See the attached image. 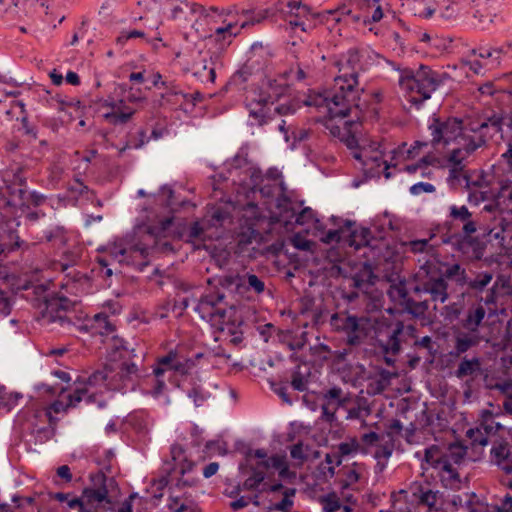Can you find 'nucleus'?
<instances>
[{
  "label": "nucleus",
  "instance_id": "f257e3e1",
  "mask_svg": "<svg viewBox=\"0 0 512 512\" xmlns=\"http://www.w3.org/2000/svg\"><path fill=\"white\" fill-rule=\"evenodd\" d=\"M363 54L355 49L348 50L337 61L338 75L333 86L325 95L309 97L305 105L325 107L331 119L348 116L353 108H358L360 89L358 75L365 70Z\"/></svg>",
  "mask_w": 512,
  "mask_h": 512
},
{
  "label": "nucleus",
  "instance_id": "f03ea898",
  "mask_svg": "<svg viewBox=\"0 0 512 512\" xmlns=\"http://www.w3.org/2000/svg\"><path fill=\"white\" fill-rule=\"evenodd\" d=\"M441 235L443 244L460 253L467 260H480L484 256L483 243L473 234L478 230V222L465 205H450L447 220Z\"/></svg>",
  "mask_w": 512,
  "mask_h": 512
},
{
  "label": "nucleus",
  "instance_id": "7ed1b4c3",
  "mask_svg": "<svg viewBox=\"0 0 512 512\" xmlns=\"http://www.w3.org/2000/svg\"><path fill=\"white\" fill-rule=\"evenodd\" d=\"M191 9L203 17L211 31L209 39L218 44L220 48L230 45L243 29L260 22L255 18L248 19L246 10L239 11L234 6L220 9L215 6L205 8L193 4Z\"/></svg>",
  "mask_w": 512,
  "mask_h": 512
},
{
  "label": "nucleus",
  "instance_id": "20e7f679",
  "mask_svg": "<svg viewBox=\"0 0 512 512\" xmlns=\"http://www.w3.org/2000/svg\"><path fill=\"white\" fill-rule=\"evenodd\" d=\"M224 293L215 291L202 296L196 303L194 310L213 328L231 335V342L238 344L242 341L243 320L239 311L229 305Z\"/></svg>",
  "mask_w": 512,
  "mask_h": 512
},
{
  "label": "nucleus",
  "instance_id": "39448f33",
  "mask_svg": "<svg viewBox=\"0 0 512 512\" xmlns=\"http://www.w3.org/2000/svg\"><path fill=\"white\" fill-rule=\"evenodd\" d=\"M172 224V218H165L158 225L139 226L135 230L138 242L128 245H115L110 248V256L126 265L143 270L149 264L151 251L157 249L161 239L167 236V230Z\"/></svg>",
  "mask_w": 512,
  "mask_h": 512
},
{
  "label": "nucleus",
  "instance_id": "423d86ee",
  "mask_svg": "<svg viewBox=\"0 0 512 512\" xmlns=\"http://www.w3.org/2000/svg\"><path fill=\"white\" fill-rule=\"evenodd\" d=\"M467 448L460 443H453L447 447L432 445L424 450L423 461L438 471L443 485L455 489L460 485L458 469L465 461Z\"/></svg>",
  "mask_w": 512,
  "mask_h": 512
},
{
  "label": "nucleus",
  "instance_id": "0eeeda50",
  "mask_svg": "<svg viewBox=\"0 0 512 512\" xmlns=\"http://www.w3.org/2000/svg\"><path fill=\"white\" fill-rule=\"evenodd\" d=\"M445 74L432 70L428 66L419 69H404L400 72L399 86L409 103L417 109L444 83Z\"/></svg>",
  "mask_w": 512,
  "mask_h": 512
},
{
  "label": "nucleus",
  "instance_id": "6e6552de",
  "mask_svg": "<svg viewBox=\"0 0 512 512\" xmlns=\"http://www.w3.org/2000/svg\"><path fill=\"white\" fill-rule=\"evenodd\" d=\"M91 480L97 487L84 488L80 497L57 492L53 498L59 502H66L70 509H77L78 512H104L106 505L111 503L105 484L106 477L103 473H97L91 475Z\"/></svg>",
  "mask_w": 512,
  "mask_h": 512
},
{
  "label": "nucleus",
  "instance_id": "1a4fd4ad",
  "mask_svg": "<svg viewBox=\"0 0 512 512\" xmlns=\"http://www.w3.org/2000/svg\"><path fill=\"white\" fill-rule=\"evenodd\" d=\"M415 294L429 295L430 301L437 303H445L449 298L448 283L441 275L440 269L431 260L425 259L415 274V285L413 287ZM437 309V305H434Z\"/></svg>",
  "mask_w": 512,
  "mask_h": 512
},
{
  "label": "nucleus",
  "instance_id": "9d476101",
  "mask_svg": "<svg viewBox=\"0 0 512 512\" xmlns=\"http://www.w3.org/2000/svg\"><path fill=\"white\" fill-rule=\"evenodd\" d=\"M375 340L378 347L385 355H397L401 350V343L408 338H415L416 327L412 324L405 325L402 321L384 320L376 327Z\"/></svg>",
  "mask_w": 512,
  "mask_h": 512
},
{
  "label": "nucleus",
  "instance_id": "9b49d317",
  "mask_svg": "<svg viewBox=\"0 0 512 512\" xmlns=\"http://www.w3.org/2000/svg\"><path fill=\"white\" fill-rule=\"evenodd\" d=\"M330 324L335 331L345 334L349 346L361 345L374 328L369 317L352 315L347 311L334 313Z\"/></svg>",
  "mask_w": 512,
  "mask_h": 512
},
{
  "label": "nucleus",
  "instance_id": "f8f14e48",
  "mask_svg": "<svg viewBox=\"0 0 512 512\" xmlns=\"http://www.w3.org/2000/svg\"><path fill=\"white\" fill-rule=\"evenodd\" d=\"M1 177L0 206L11 209L26 207V178L23 176V169L18 165L11 167L3 171Z\"/></svg>",
  "mask_w": 512,
  "mask_h": 512
},
{
  "label": "nucleus",
  "instance_id": "ddd939ff",
  "mask_svg": "<svg viewBox=\"0 0 512 512\" xmlns=\"http://www.w3.org/2000/svg\"><path fill=\"white\" fill-rule=\"evenodd\" d=\"M428 129L433 146L440 144L446 146L450 143H457L458 147H462L469 140H475L474 137L464 134L463 121L456 117L442 118L433 116L429 122Z\"/></svg>",
  "mask_w": 512,
  "mask_h": 512
},
{
  "label": "nucleus",
  "instance_id": "4468645a",
  "mask_svg": "<svg viewBox=\"0 0 512 512\" xmlns=\"http://www.w3.org/2000/svg\"><path fill=\"white\" fill-rule=\"evenodd\" d=\"M108 366L92 373L85 381L79 382L74 391L68 395L66 407H76L81 401L93 403L96 396L108 390Z\"/></svg>",
  "mask_w": 512,
  "mask_h": 512
},
{
  "label": "nucleus",
  "instance_id": "2eb2a0df",
  "mask_svg": "<svg viewBox=\"0 0 512 512\" xmlns=\"http://www.w3.org/2000/svg\"><path fill=\"white\" fill-rule=\"evenodd\" d=\"M125 344L126 342L123 339L114 338L112 347L115 349V352H119L121 358H129L128 360L122 361L118 365L117 370L126 389L134 390L138 379L146 375V370L142 369L135 360V358L138 359L135 354V349H129Z\"/></svg>",
  "mask_w": 512,
  "mask_h": 512
},
{
  "label": "nucleus",
  "instance_id": "dca6fc26",
  "mask_svg": "<svg viewBox=\"0 0 512 512\" xmlns=\"http://www.w3.org/2000/svg\"><path fill=\"white\" fill-rule=\"evenodd\" d=\"M145 100L146 97L143 95L141 90H134L133 88H130L125 99H120L118 101H105L104 106L109 107L111 110L104 113L103 117L109 124L115 126L126 124L136 112L135 109L128 107L126 103L129 102L137 104L142 103Z\"/></svg>",
  "mask_w": 512,
  "mask_h": 512
},
{
  "label": "nucleus",
  "instance_id": "f3484780",
  "mask_svg": "<svg viewBox=\"0 0 512 512\" xmlns=\"http://www.w3.org/2000/svg\"><path fill=\"white\" fill-rule=\"evenodd\" d=\"M484 145V140H469L462 147L454 148L448 156L449 176L448 180L452 185H460L463 181L469 186L468 176L464 170L465 159L476 149Z\"/></svg>",
  "mask_w": 512,
  "mask_h": 512
},
{
  "label": "nucleus",
  "instance_id": "a211bd4d",
  "mask_svg": "<svg viewBox=\"0 0 512 512\" xmlns=\"http://www.w3.org/2000/svg\"><path fill=\"white\" fill-rule=\"evenodd\" d=\"M383 0H350V7L345 4L338 8L342 15L352 17L356 23L379 22L383 18Z\"/></svg>",
  "mask_w": 512,
  "mask_h": 512
},
{
  "label": "nucleus",
  "instance_id": "6ab92c4d",
  "mask_svg": "<svg viewBox=\"0 0 512 512\" xmlns=\"http://www.w3.org/2000/svg\"><path fill=\"white\" fill-rule=\"evenodd\" d=\"M277 209L279 210L277 221L282 222L285 227L291 224L305 225L314 220V211L309 208H303L297 212L289 197L282 195L277 199Z\"/></svg>",
  "mask_w": 512,
  "mask_h": 512
},
{
  "label": "nucleus",
  "instance_id": "aec40b11",
  "mask_svg": "<svg viewBox=\"0 0 512 512\" xmlns=\"http://www.w3.org/2000/svg\"><path fill=\"white\" fill-rule=\"evenodd\" d=\"M220 284L227 289L235 288L237 291L243 289L258 295L263 293L266 288L264 280L250 272H246L242 275H226L220 279Z\"/></svg>",
  "mask_w": 512,
  "mask_h": 512
},
{
  "label": "nucleus",
  "instance_id": "412c9836",
  "mask_svg": "<svg viewBox=\"0 0 512 512\" xmlns=\"http://www.w3.org/2000/svg\"><path fill=\"white\" fill-rule=\"evenodd\" d=\"M347 401L348 396L338 386H333L322 392L321 418L328 423L335 422L337 410L344 407Z\"/></svg>",
  "mask_w": 512,
  "mask_h": 512
},
{
  "label": "nucleus",
  "instance_id": "4be33fe9",
  "mask_svg": "<svg viewBox=\"0 0 512 512\" xmlns=\"http://www.w3.org/2000/svg\"><path fill=\"white\" fill-rule=\"evenodd\" d=\"M289 85L285 79L267 78L262 81L261 85L255 89L260 96L267 100L270 104H274L281 97L289 92Z\"/></svg>",
  "mask_w": 512,
  "mask_h": 512
},
{
  "label": "nucleus",
  "instance_id": "5701e85b",
  "mask_svg": "<svg viewBox=\"0 0 512 512\" xmlns=\"http://www.w3.org/2000/svg\"><path fill=\"white\" fill-rule=\"evenodd\" d=\"M269 105L271 104L256 91H253L251 96L247 97L246 107L249 116L254 120V124L262 126L268 122Z\"/></svg>",
  "mask_w": 512,
  "mask_h": 512
},
{
  "label": "nucleus",
  "instance_id": "b1692460",
  "mask_svg": "<svg viewBox=\"0 0 512 512\" xmlns=\"http://www.w3.org/2000/svg\"><path fill=\"white\" fill-rule=\"evenodd\" d=\"M161 87L166 91L160 95V98L154 101V106L159 108L176 109L181 105L182 100L188 97L183 93L174 82H162Z\"/></svg>",
  "mask_w": 512,
  "mask_h": 512
},
{
  "label": "nucleus",
  "instance_id": "393cba45",
  "mask_svg": "<svg viewBox=\"0 0 512 512\" xmlns=\"http://www.w3.org/2000/svg\"><path fill=\"white\" fill-rule=\"evenodd\" d=\"M505 120H506V117L503 112L493 111L479 125L478 130H477L479 135L477 136V138H475V140L483 139L484 144H485L488 138H492L494 135H496L498 133H502V129H503Z\"/></svg>",
  "mask_w": 512,
  "mask_h": 512
},
{
  "label": "nucleus",
  "instance_id": "a878e982",
  "mask_svg": "<svg viewBox=\"0 0 512 512\" xmlns=\"http://www.w3.org/2000/svg\"><path fill=\"white\" fill-rule=\"evenodd\" d=\"M243 165L245 166L244 173L249 176L250 180L247 181L246 178H241L240 181L251 189L256 190L260 183L263 181L262 175L259 170L255 169L248 163L246 158L239 155L235 156L230 164L231 171H237L238 169L242 168Z\"/></svg>",
  "mask_w": 512,
  "mask_h": 512
},
{
  "label": "nucleus",
  "instance_id": "bb28decb",
  "mask_svg": "<svg viewBox=\"0 0 512 512\" xmlns=\"http://www.w3.org/2000/svg\"><path fill=\"white\" fill-rule=\"evenodd\" d=\"M498 226L488 231L490 240H497L502 249L509 250L512 248V225L505 221L503 217L495 218Z\"/></svg>",
  "mask_w": 512,
  "mask_h": 512
},
{
  "label": "nucleus",
  "instance_id": "cd10ccee",
  "mask_svg": "<svg viewBox=\"0 0 512 512\" xmlns=\"http://www.w3.org/2000/svg\"><path fill=\"white\" fill-rule=\"evenodd\" d=\"M502 2L503 0H475L474 17L482 23L492 22L493 18L497 16Z\"/></svg>",
  "mask_w": 512,
  "mask_h": 512
},
{
  "label": "nucleus",
  "instance_id": "c85d7f7f",
  "mask_svg": "<svg viewBox=\"0 0 512 512\" xmlns=\"http://www.w3.org/2000/svg\"><path fill=\"white\" fill-rule=\"evenodd\" d=\"M491 456L495 463L506 473H512V446L500 442L491 449Z\"/></svg>",
  "mask_w": 512,
  "mask_h": 512
},
{
  "label": "nucleus",
  "instance_id": "c756f323",
  "mask_svg": "<svg viewBox=\"0 0 512 512\" xmlns=\"http://www.w3.org/2000/svg\"><path fill=\"white\" fill-rule=\"evenodd\" d=\"M435 234H431L427 239H415L405 242L403 245L407 252L413 254H423L425 257L433 258L437 255V245L431 243Z\"/></svg>",
  "mask_w": 512,
  "mask_h": 512
},
{
  "label": "nucleus",
  "instance_id": "7c9ffc66",
  "mask_svg": "<svg viewBox=\"0 0 512 512\" xmlns=\"http://www.w3.org/2000/svg\"><path fill=\"white\" fill-rule=\"evenodd\" d=\"M170 20L179 19L189 6L186 0H151Z\"/></svg>",
  "mask_w": 512,
  "mask_h": 512
},
{
  "label": "nucleus",
  "instance_id": "2f4dec72",
  "mask_svg": "<svg viewBox=\"0 0 512 512\" xmlns=\"http://www.w3.org/2000/svg\"><path fill=\"white\" fill-rule=\"evenodd\" d=\"M341 141L347 146L348 149H350L352 151V156L356 160L362 162L364 165H367L368 159H371L375 162H378L380 159V156H378V155L371 156V157L368 156L367 149L365 147L360 146L357 138L350 133L345 134L341 138Z\"/></svg>",
  "mask_w": 512,
  "mask_h": 512
},
{
  "label": "nucleus",
  "instance_id": "473e14b6",
  "mask_svg": "<svg viewBox=\"0 0 512 512\" xmlns=\"http://www.w3.org/2000/svg\"><path fill=\"white\" fill-rule=\"evenodd\" d=\"M491 200L496 202V205H506L510 197V190H512V180L508 178L499 179L491 188H488Z\"/></svg>",
  "mask_w": 512,
  "mask_h": 512
},
{
  "label": "nucleus",
  "instance_id": "72a5a7b5",
  "mask_svg": "<svg viewBox=\"0 0 512 512\" xmlns=\"http://www.w3.org/2000/svg\"><path fill=\"white\" fill-rule=\"evenodd\" d=\"M408 7L415 16L430 18L436 10L437 3L435 0H408Z\"/></svg>",
  "mask_w": 512,
  "mask_h": 512
},
{
  "label": "nucleus",
  "instance_id": "f704fd0d",
  "mask_svg": "<svg viewBox=\"0 0 512 512\" xmlns=\"http://www.w3.org/2000/svg\"><path fill=\"white\" fill-rule=\"evenodd\" d=\"M486 311L482 305L469 309L466 317L462 320V326L470 332H477L483 319L485 318Z\"/></svg>",
  "mask_w": 512,
  "mask_h": 512
},
{
  "label": "nucleus",
  "instance_id": "c9c22d12",
  "mask_svg": "<svg viewBox=\"0 0 512 512\" xmlns=\"http://www.w3.org/2000/svg\"><path fill=\"white\" fill-rule=\"evenodd\" d=\"M262 239L261 233L252 225L242 227L237 236L238 248L241 252L248 248L253 243L258 244Z\"/></svg>",
  "mask_w": 512,
  "mask_h": 512
},
{
  "label": "nucleus",
  "instance_id": "e433bc0d",
  "mask_svg": "<svg viewBox=\"0 0 512 512\" xmlns=\"http://www.w3.org/2000/svg\"><path fill=\"white\" fill-rule=\"evenodd\" d=\"M477 344L478 338L476 336L460 332L455 336L454 350L450 354L459 357Z\"/></svg>",
  "mask_w": 512,
  "mask_h": 512
},
{
  "label": "nucleus",
  "instance_id": "4c0bfd02",
  "mask_svg": "<svg viewBox=\"0 0 512 512\" xmlns=\"http://www.w3.org/2000/svg\"><path fill=\"white\" fill-rule=\"evenodd\" d=\"M171 453L173 461L175 462L174 468L179 471L180 474L184 475L193 470L195 463L187 459L181 447L174 446Z\"/></svg>",
  "mask_w": 512,
  "mask_h": 512
},
{
  "label": "nucleus",
  "instance_id": "58836bf2",
  "mask_svg": "<svg viewBox=\"0 0 512 512\" xmlns=\"http://www.w3.org/2000/svg\"><path fill=\"white\" fill-rule=\"evenodd\" d=\"M441 275L447 281V279L454 280L459 286H464L467 283V272L460 264L454 263L447 266L445 271Z\"/></svg>",
  "mask_w": 512,
  "mask_h": 512
},
{
  "label": "nucleus",
  "instance_id": "ea45409f",
  "mask_svg": "<svg viewBox=\"0 0 512 512\" xmlns=\"http://www.w3.org/2000/svg\"><path fill=\"white\" fill-rule=\"evenodd\" d=\"M252 475L249 476L242 484V487L238 486L236 488L237 492H239L241 489L252 491L258 488V486L264 481L266 476V471L262 468V466H259V464L256 467H252Z\"/></svg>",
  "mask_w": 512,
  "mask_h": 512
},
{
  "label": "nucleus",
  "instance_id": "a19ab883",
  "mask_svg": "<svg viewBox=\"0 0 512 512\" xmlns=\"http://www.w3.org/2000/svg\"><path fill=\"white\" fill-rule=\"evenodd\" d=\"M480 365V359L477 357L472 359L464 358L458 365V368L455 371V375L459 379H462L466 376H471L480 369Z\"/></svg>",
  "mask_w": 512,
  "mask_h": 512
},
{
  "label": "nucleus",
  "instance_id": "79ce46f5",
  "mask_svg": "<svg viewBox=\"0 0 512 512\" xmlns=\"http://www.w3.org/2000/svg\"><path fill=\"white\" fill-rule=\"evenodd\" d=\"M462 310L463 305L461 302H453L442 307L440 316L445 324H451L459 319Z\"/></svg>",
  "mask_w": 512,
  "mask_h": 512
},
{
  "label": "nucleus",
  "instance_id": "37998d69",
  "mask_svg": "<svg viewBox=\"0 0 512 512\" xmlns=\"http://www.w3.org/2000/svg\"><path fill=\"white\" fill-rule=\"evenodd\" d=\"M176 352L170 351L167 355L157 359L155 366L153 367V374L155 378L163 376L167 370H173L175 362Z\"/></svg>",
  "mask_w": 512,
  "mask_h": 512
},
{
  "label": "nucleus",
  "instance_id": "c03bdc74",
  "mask_svg": "<svg viewBox=\"0 0 512 512\" xmlns=\"http://www.w3.org/2000/svg\"><path fill=\"white\" fill-rule=\"evenodd\" d=\"M90 322V328L94 329L95 332L101 335L108 334L114 330V327L106 314H96Z\"/></svg>",
  "mask_w": 512,
  "mask_h": 512
},
{
  "label": "nucleus",
  "instance_id": "a18cd8bd",
  "mask_svg": "<svg viewBox=\"0 0 512 512\" xmlns=\"http://www.w3.org/2000/svg\"><path fill=\"white\" fill-rule=\"evenodd\" d=\"M505 47L499 49L480 48L478 51L473 49L472 53L478 55L480 58L487 60L491 67L500 63V54L504 51Z\"/></svg>",
  "mask_w": 512,
  "mask_h": 512
},
{
  "label": "nucleus",
  "instance_id": "49530a36",
  "mask_svg": "<svg viewBox=\"0 0 512 512\" xmlns=\"http://www.w3.org/2000/svg\"><path fill=\"white\" fill-rule=\"evenodd\" d=\"M491 272H480L472 280L467 279L466 285L473 291L482 292L492 281Z\"/></svg>",
  "mask_w": 512,
  "mask_h": 512
},
{
  "label": "nucleus",
  "instance_id": "de8ad7c7",
  "mask_svg": "<svg viewBox=\"0 0 512 512\" xmlns=\"http://www.w3.org/2000/svg\"><path fill=\"white\" fill-rule=\"evenodd\" d=\"M342 459L337 453H327L325 461L320 464V470L325 476L333 477L335 474V467L339 466Z\"/></svg>",
  "mask_w": 512,
  "mask_h": 512
},
{
  "label": "nucleus",
  "instance_id": "09e8293b",
  "mask_svg": "<svg viewBox=\"0 0 512 512\" xmlns=\"http://www.w3.org/2000/svg\"><path fill=\"white\" fill-rule=\"evenodd\" d=\"M393 450L394 442L390 440L384 444L377 445L376 450L374 452V457L377 460L378 465H381L383 468L388 459L391 457Z\"/></svg>",
  "mask_w": 512,
  "mask_h": 512
},
{
  "label": "nucleus",
  "instance_id": "8fccbe9b",
  "mask_svg": "<svg viewBox=\"0 0 512 512\" xmlns=\"http://www.w3.org/2000/svg\"><path fill=\"white\" fill-rule=\"evenodd\" d=\"M359 451L364 452V450L361 447V443L357 441L356 439H351L348 442H341L338 445V452L337 454L341 457L349 456L351 454H355Z\"/></svg>",
  "mask_w": 512,
  "mask_h": 512
},
{
  "label": "nucleus",
  "instance_id": "3c124183",
  "mask_svg": "<svg viewBox=\"0 0 512 512\" xmlns=\"http://www.w3.org/2000/svg\"><path fill=\"white\" fill-rule=\"evenodd\" d=\"M295 493L296 490L294 488L285 489L283 493V499L280 502L274 504L271 509L282 512H289L293 506L292 497H294Z\"/></svg>",
  "mask_w": 512,
  "mask_h": 512
},
{
  "label": "nucleus",
  "instance_id": "603ef678",
  "mask_svg": "<svg viewBox=\"0 0 512 512\" xmlns=\"http://www.w3.org/2000/svg\"><path fill=\"white\" fill-rule=\"evenodd\" d=\"M121 380L118 370L115 371L111 367H108V390L126 392V386Z\"/></svg>",
  "mask_w": 512,
  "mask_h": 512
},
{
  "label": "nucleus",
  "instance_id": "864d4df0",
  "mask_svg": "<svg viewBox=\"0 0 512 512\" xmlns=\"http://www.w3.org/2000/svg\"><path fill=\"white\" fill-rule=\"evenodd\" d=\"M324 512H338L342 508L340 499L335 493H330L321 499Z\"/></svg>",
  "mask_w": 512,
  "mask_h": 512
},
{
  "label": "nucleus",
  "instance_id": "5fc2aeb1",
  "mask_svg": "<svg viewBox=\"0 0 512 512\" xmlns=\"http://www.w3.org/2000/svg\"><path fill=\"white\" fill-rule=\"evenodd\" d=\"M426 145L425 142L415 141L410 148H407V144L403 143L395 150V153L406 158H414L418 154V151Z\"/></svg>",
  "mask_w": 512,
  "mask_h": 512
},
{
  "label": "nucleus",
  "instance_id": "6e6d98bb",
  "mask_svg": "<svg viewBox=\"0 0 512 512\" xmlns=\"http://www.w3.org/2000/svg\"><path fill=\"white\" fill-rule=\"evenodd\" d=\"M301 108V103L296 99H290L285 103L278 105L275 111L282 116L292 115Z\"/></svg>",
  "mask_w": 512,
  "mask_h": 512
},
{
  "label": "nucleus",
  "instance_id": "4d7b16f0",
  "mask_svg": "<svg viewBox=\"0 0 512 512\" xmlns=\"http://www.w3.org/2000/svg\"><path fill=\"white\" fill-rule=\"evenodd\" d=\"M259 192L262 194L263 197L269 198L277 195L276 200L281 197L282 195H285L283 192V188L276 184V183H266L259 188Z\"/></svg>",
  "mask_w": 512,
  "mask_h": 512
},
{
  "label": "nucleus",
  "instance_id": "13d9d810",
  "mask_svg": "<svg viewBox=\"0 0 512 512\" xmlns=\"http://www.w3.org/2000/svg\"><path fill=\"white\" fill-rule=\"evenodd\" d=\"M491 195L486 187L480 186L479 189L473 190L468 194V200L470 203L478 205L481 202L491 200Z\"/></svg>",
  "mask_w": 512,
  "mask_h": 512
},
{
  "label": "nucleus",
  "instance_id": "bf43d9fd",
  "mask_svg": "<svg viewBox=\"0 0 512 512\" xmlns=\"http://www.w3.org/2000/svg\"><path fill=\"white\" fill-rule=\"evenodd\" d=\"M259 466L266 471L268 468L273 467L275 469H281V473L286 470L284 458L281 456H272L264 461L259 462Z\"/></svg>",
  "mask_w": 512,
  "mask_h": 512
},
{
  "label": "nucleus",
  "instance_id": "052dcab7",
  "mask_svg": "<svg viewBox=\"0 0 512 512\" xmlns=\"http://www.w3.org/2000/svg\"><path fill=\"white\" fill-rule=\"evenodd\" d=\"M407 308L410 313L416 316L423 315L429 309V302L428 300L418 302L414 300H408Z\"/></svg>",
  "mask_w": 512,
  "mask_h": 512
},
{
  "label": "nucleus",
  "instance_id": "680f3d73",
  "mask_svg": "<svg viewBox=\"0 0 512 512\" xmlns=\"http://www.w3.org/2000/svg\"><path fill=\"white\" fill-rule=\"evenodd\" d=\"M370 412L371 411H370L369 407H364V406L358 405L356 407L348 409L346 419H348V420L362 419L364 421V419L370 414Z\"/></svg>",
  "mask_w": 512,
  "mask_h": 512
},
{
  "label": "nucleus",
  "instance_id": "e2e57ef3",
  "mask_svg": "<svg viewBox=\"0 0 512 512\" xmlns=\"http://www.w3.org/2000/svg\"><path fill=\"white\" fill-rule=\"evenodd\" d=\"M502 426L495 422L493 417L490 415L483 419L478 428L487 436L491 433H496Z\"/></svg>",
  "mask_w": 512,
  "mask_h": 512
},
{
  "label": "nucleus",
  "instance_id": "0e129e2a",
  "mask_svg": "<svg viewBox=\"0 0 512 512\" xmlns=\"http://www.w3.org/2000/svg\"><path fill=\"white\" fill-rule=\"evenodd\" d=\"M467 436L471 439L473 444H478L480 446L488 444V437L481 431V428L477 427L475 429H469L467 431Z\"/></svg>",
  "mask_w": 512,
  "mask_h": 512
},
{
  "label": "nucleus",
  "instance_id": "69168bd1",
  "mask_svg": "<svg viewBox=\"0 0 512 512\" xmlns=\"http://www.w3.org/2000/svg\"><path fill=\"white\" fill-rule=\"evenodd\" d=\"M195 363L191 359H180L178 358V355L176 354L175 362L173 366V371H176L181 374H187L193 367Z\"/></svg>",
  "mask_w": 512,
  "mask_h": 512
},
{
  "label": "nucleus",
  "instance_id": "338daca9",
  "mask_svg": "<svg viewBox=\"0 0 512 512\" xmlns=\"http://www.w3.org/2000/svg\"><path fill=\"white\" fill-rule=\"evenodd\" d=\"M413 346L418 348L426 349L430 356H434L435 349L433 345V340L430 336H424L422 338H417V335L415 334V338Z\"/></svg>",
  "mask_w": 512,
  "mask_h": 512
},
{
  "label": "nucleus",
  "instance_id": "774afa93",
  "mask_svg": "<svg viewBox=\"0 0 512 512\" xmlns=\"http://www.w3.org/2000/svg\"><path fill=\"white\" fill-rule=\"evenodd\" d=\"M418 498H419V502L421 504L427 505L428 507L432 508L436 505L437 493L431 489H427V490L421 489L420 495Z\"/></svg>",
  "mask_w": 512,
  "mask_h": 512
}]
</instances>
